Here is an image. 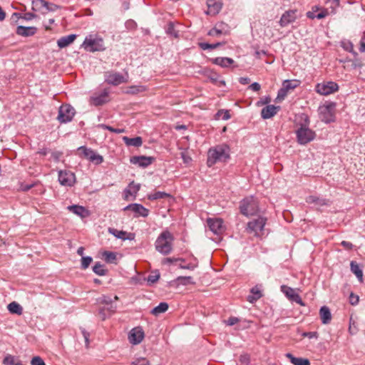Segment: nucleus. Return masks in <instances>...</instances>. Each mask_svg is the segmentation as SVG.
I'll use <instances>...</instances> for the list:
<instances>
[{
  "mask_svg": "<svg viewBox=\"0 0 365 365\" xmlns=\"http://www.w3.org/2000/svg\"><path fill=\"white\" fill-rule=\"evenodd\" d=\"M299 120L297 122V130L295 131L297 142L299 145H307L314 140L316 138L314 130L309 128V118L305 113L299 115Z\"/></svg>",
  "mask_w": 365,
  "mask_h": 365,
  "instance_id": "nucleus-1",
  "label": "nucleus"
},
{
  "mask_svg": "<svg viewBox=\"0 0 365 365\" xmlns=\"http://www.w3.org/2000/svg\"><path fill=\"white\" fill-rule=\"evenodd\" d=\"M230 147L225 143L210 148L207 152V166L212 167L218 162L227 161L230 158Z\"/></svg>",
  "mask_w": 365,
  "mask_h": 365,
  "instance_id": "nucleus-2",
  "label": "nucleus"
},
{
  "mask_svg": "<svg viewBox=\"0 0 365 365\" xmlns=\"http://www.w3.org/2000/svg\"><path fill=\"white\" fill-rule=\"evenodd\" d=\"M173 235L168 230L163 231L155 241L156 250L164 255L170 254L173 250Z\"/></svg>",
  "mask_w": 365,
  "mask_h": 365,
  "instance_id": "nucleus-3",
  "label": "nucleus"
},
{
  "mask_svg": "<svg viewBox=\"0 0 365 365\" xmlns=\"http://www.w3.org/2000/svg\"><path fill=\"white\" fill-rule=\"evenodd\" d=\"M240 212L245 216L254 215L259 211L258 201L253 196L244 198L240 202Z\"/></svg>",
  "mask_w": 365,
  "mask_h": 365,
  "instance_id": "nucleus-4",
  "label": "nucleus"
},
{
  "mask_svg": "<svg viewBox=\"0 0 365 365\" xmlns=\"http://www.w3.org/2000/svg\"><path fill=\"white\" fill-rule=\"evenodd\" d=\"M75 113L73 107L69 104H63L58 109L57 119L61 123H66L72 120Z\"/></svg>",
  "mask_w": 365,
  "mask_h": 365,
  "instance_id": "nucleus-5",
  "label": "nucleus"
},
{
  "mask_svg": "<svg viewBox=\"0 0 365 365\" xmlns=\"http://www.w3.org/2000/svg\"><path fill=\"white\" fill-rule=\"evenodd\" d=\"M267 219L263 217H258L250 221L247 224V231L250 233H254L255 236L259 237L263 232Z\"/></svg>",
  "mask_w": 365,
  "mask_h": 365,
  "instance_id": "nucleus-6",
  "label": "nucleus"
},
{
  "mask_svg": "<svg viewBox=\"0 0 365 365\" xmlns=\"http://www.w3.org/2000/svg\"><path fill=\"white\" fill-rule=\"evenodd\" d=\"M338 90V84L333 81L317 83L315 86V91L322 96L330 95L336 92Z\"/></svg>",
  "mask_w": 365,
  "mask_h": 365,
  "instance_id": "nucleus-7",
  "label": "nucleus"
},
{
  "mask_svg": "<svg viewBox=\"0 0 365 365\" xmlns=\"http://www.w3.org/2000/svg\"><path fill=\"white\" fill-rule=\"evenodd\" d=\"M299 81L298 80H284L282 82V88L278 91L277 99L284 100L287 93L298 87Z\"/></svg>",
  "mask_w": 365,
  "mask_h": 365,
  "instance_id": "nucleus-8",
  "label": "nucleus"
},
{
  "mask_svg": "<svg viewBox=\"0 0 365 365\" xmlns=\"http://www.w3.org/2000/svg\"><path fill=\"white\" fill-rule=\"evenodd\" d=\"M104 77L105 82L113 86H118L127 82V78L123 75L114 71L105 72Z\"/></svg>",
  "mask_w": 365,
  "mask_h": 365,
  "instance_id": "nucleus-9",
  "label": "nucleus"
},
{
  "mask_svg": "<svg viewBox=\"0 0 365 365\" xmlns=\"http://www.w3.org/2000/svg\"><path fill=\"white\" fill-rule=\"evenodd\" d=\"M299 16L297 9H289L286 11L281 16L279 24L281 27H286L294 22Z\"/></svg>",
  "mask_w": 365,
  "mask_h": 365,
  "instance_id": "nucleus-10",
  "label": "nucleus"
},
{
  "mask_svg": "<svg viewBox=\"0 0 365 365\" xmlns=\"http://www.w3.org/2000/svg\"><path fill=\"white\" fill-rule=\"evenodd\" d=\"M110 100L108 89H104L99 93H95L90 98L91 104L95 106H102Z\"/></svg>",
  "mask_w": 365,
  "mask_h": 365,
  "instance_id": "nucleus-11",
  "label": "nucleus"
},
{
  "mask_svg": "<svg viewBox=\"0 0 365 365\" xmlns=\"http://www.w3.org/2000/svg\"><path fill=\"white\" fill-rule=\"evenodd\" d=\"M83 46H84L85 49L92 52L102 51L104 49L103 41L102 38L92 39L86 38Z\"/></svg>",
  "mask_w": 365,
  "mask_h": 365,
  "instance_id": "nucleus-12",
  "label": "nucleus"
},
{
  "mask_svg": "<svg viewBox=\"0 0 365 365\" xmlns=\"http://www.w3.org/2000/svg\"><path fill=\"white\" fill-rule=\"evenodd\" d=\"M207 224L210 230L216 235H220L225 231L223 220L220 218H208Z\"/></svg>",
  "mask_w": 365,
  "mask_h": 365,
  "instance_id": "nucleus-13",
  "label": "nucleus"
},
{
  "mask_svg": "<svg viewBox=\"0 0 365 365\" xmlns=\"http://www.w3.org/2000/svg\"><path fill=\"white\" fill-rule=\"evenodd\" d=\"M281 289L289 299L299 304L301 306L305 305L302 300L301 297L295 292L294 289L285 285H282L281 287Z\"/></svg>",
  "mask_w": 365,
  "mask_h": 365,
  "instance_id": "nucleus-14",
  "label": "nucleus"
},
{
  "mask_svg": "<svg viewBox=\"0 0 365 365\" xmlns=\"http://www.w3.org/2000/svg\"><path fill=\"white\" fill-rule=\"evenodd\" d=\"M125 210H131L135 213V217H145L149 214V210L138 203L128 205L124 209Z\"/></svg>",
  "mask_w": 365,
  "mask_h": 365,
  "instance_id": "nucleus-15",
  "label": "nucleus"
},
{
  "mask_svg": "<svg viewBox=\"0 0 365 365\" xmlns=\"http://www.w3.org/2000/svg\"><path fill=\"white\" fill-rule=\"evenodd\" d=\"M58 180L62 185L71 186L75 182V175L70 171L61 170L58 172Z\"/></svg>",
  "mask_w": 365,
  "mask_h": 365,
  "instance_id": "nucleus-16",
  "label": "nucleus"
},
{
  "mask_svg": "<svg viewBox=\"0 0 365 365\" xmlns=\"http://www.w3.org/2000/svg\"><path fill=\"white\" fill-rule=\"evenodd\" d=\"M144 338V332L140 327L133 329L129 334V341L133 344H140Z\"/></svg>",
  "mask_w": 365,
  "mask_h": 365,
  "instance_id": "nucleus-17",
  "label": "nucleus"
},
{
  "mask_svg": "<svg viewBox=\"0 0 365 365\" xmlns=\"http://www.w3.org/2000/svg\"><path fill=\"white\" fill-rule=\"evenodd\" d=\"M155 158L153 157H146L144 155L133 156L130 158V163L138 165L140 167L146 168L153 163Z\"/></svg>",
  "mask_w": 365,
  "mask_h": 365,
  "instance_id": "nucleus-18",
  "label": "nucleus"
},
{
  "mask_svg": "<svg viewBox=\"0 0 365 365\" xmlns=\"http://www.w3.org/2000/svg\"><path fill=\"white\" fill-rule=\"evenodd\" d=\"M207 14L215 16L220 11L222 4L220 0H207Z\"/></svg>",
  "mask_w": 365,
  "mask_h": 365,
  "instance_id": "nucleus-19",
  "label": "nucleus"
},
{
  "mask_svg": "<svg viewBox=\"0 0 365 365\" xmlns=\"http://www.w3.org/2000/svg\"><path fill=\"white\" fill-rule=\"evenodd\" d=\"M334 108L333 104H329L320 108V113L322 115V120L325 123H329L333 120L334 114L332 110Z\"/></svg>",
  "mask_w": 365,
  "mask_h": 365,
  "instance_id": "nucleus-20",
  "label": "nucleus"
},
{
  "mask_svg": "<svg viewBox=\"0 0 365 365\" xmlns=\"http://www.w3.org/2000/svg\"><path fill=\"white\" fill-rule=\"evenodd\" d=\"M37 32V28L35 26H19L16 28V34L24 36V37H29L32 36Z\"/></svg>",
  "mask_w": 365,
  "mask_h": 365,
  "instance_id": "nucleus-21",
  "label": "nucleus"
},
{
  "mask_svg": "<svg viewBox=\"0 0 365 365\" xmlns=\"http://www.w3.org/2000/svg\"><path fill=\"white\" fill-rule=\"evenodd\" d=\"M279 106H275L274 105H269L262 109L261 115L264 119H269L277 114L279 110Z\"/></svg>",
  "mask_w": 365,
  "mask_h": 365,
  "instance_id": "nucleus-22",
  "label": "nucleus"
},
{
  "mask_svg": "<svg viewBox=\"0 0 365 365\" xmlns=\"http://www.w3.org/2000/svg\"><path fill=\"white\" fill-rule=\"evenodd\" d=\"M67 209L74 213L75 215L81 217V218H84L88 216V211L83 206L78 205H70L67 207Z\"/></svg>",
  "mask_w": 365,
  "mask_h": 365,
  "instance_id": "nucleus-23",
  "label": "nucleus"
},
{
  "mask_svg": "<svg viewBox=\"0 0 365 365\" xmlns=\"http://www.w3.org/2000/svg\"><path fill=\"white\" fill-rule=\"evenodd\" d=\"M46 6H48V1L45 0H34L32 1V10L41 12L42 14H46Z\"/></svg>",
  "mask_w": 365,
  "mask_h": 365,
  "instance_id": "nucleus-24",
  "label": "nucleus"
},
{
  "mask_svg": "<svg viewBox=\"0 0 365 365\" xmlns=\"http://www.w3.org/2000/svg\"><path fill=\"white\" fill-rule=\"evenodd\" d=\"M319 315L322 322L324 324L330 323L331 320V314L330 309L327 306H323L319 310Z\"/></svg>",
  "mask_w": 365,
  "mask_h": 365,
  "instance_id": "nucleus-25",
  "label": "nucleus"
},
{
  "mask_svg": "<svg viewBox=\"0 0 365 365\" xmlns=\"http://www.w3.org/2000/svg\"><path fill=\"white\" fill-rule=\"evenodd\" d=\"M76 38V34H70L66 36H63L57 41V45L59 48H65L73 43Z\"/></svg>",
  "mask_w": 365,
  "mask_h": 365,
  "instance_id": "nucleus-26",
  "label": "nucleus"
},
{
  "mask_svg": "<svg viewBox=\"0 0 365 365\" xmlns=\"http://www.w3.org/2000/svg\"><path fill=\"white\" fill-rule=\"evenodd\" d=\"M214 64L218 65L222 68H227L234 63L231 58L228 57H217L212 60Z\"/></svg>",
  "mask_w": 365,
  "mask_h": 365,
  "instance_id": "nucleus-27",
  "label": "nucleus"
},
{
  "mask_svg": "<svg viewBox=\"0 0 365 365\" xmlns=\"http://www.w3.org/2000/svg\"><path fill=\"white\" fill-rule=\"evenodd\" d=\"M306 202L309 204H314L317 206L322 207L327 205L328 200L314 195H309L306 198Z\"/></svg>",
  "mask_w": 365,
  "mask_h": 365,
  "instance_id": "nucleus-28",
  "label": "nucleus"
},
{
  "mask_svg": "<svg viewBox=\"0 0 365 365\" xmlns=\"http://www.w3.org/2000/svg\"><path fill=\"white\" fill-rule=\"evenodd\" d=\"M95 153L96 152L92 149L88 148L85 146H81L78 148V155L85 158L88 160H91V157H93Z\"/></svg>",
  "mask_w": 365,
  "mask_h": 365,
  "instance_id": "nucleus-29",
  "label": "nucleus"
},
{
  "mask_svg": "<svg viewBox=\"0 0 365 365\" xmlns=\"http://www.w3.org/2000/svg\"><path fill=\"white\" fill-rule=\"evenodd\" d=\"M147 90L146 86L142 85L130 86L126 88L125 93L135 95L140 93H143Z\"/></svg>",
  "mask_w": 365,
  "mask_h": 365,
  "instance_id": "nucleus-30",
  "label": "nucleus"
},
{
  "mask_svg": "<svg viewBox=\"0 0 365 365\" xmlns=\"http://www.w3.org/2000/svg\"><path fill=\"white\" fill-rule=\"evenodd\" d=\"M286 356L290 359L294 365H310V362L307 359L294 357L292 354L288 353Z\"/></svg>",
  "mask_w": 365,
  "mask_h": 365,
  "instance_id": "nucleus-31",
  "label": "nucleus"
},
{
  "mask_svg": "<svg viewBox=\"0 0 365 365\" xmlns=\"http://www.w3.org/2000/svg\"><path fill=\"white\" fill-rule=\"evenodd\" d=\"M165 30L166 34L170 37H173L175 38H178L179 37V32L175 29L174 22L169 21L165 26Z\"/></svg>",
  "mask_w": 365,
  "mask_h": 365,
  "instance_id": "nucleus-32",
  "label": "nucleus"
},
{
  "mask_svg": "<svg viewBox=\"0 0 365 365\" xmlns=\"http://www.w3.org/2000/svg\"><path fill=\"white\" fill-rule=\"evenodd\" d=\"M351 271L356 275L359 281L363 282V272L360 268L359 265L354 261H351L350 263Z\"/></svg>",
  "mask_w": 365,
  "mask_h": 365,
  "instance_id": "nucleus-33",
  "label": "nucleus"
},
{
  "mask_svg": "<svg viewBox=\"0 0 365 365\" xmlns=\"http://www.w3.org/2000/svg\"><path fill=\"white\" fill-rule=\"evenodd\" d=\"M123 139L125 143L128 146L140 147L143 143V140L140 137L128 138L125 136Z\"/></svg>",
  "mask_w": 365,
  "mask_h": 365,
  "instance_id": "nucleus-34",
  "label": "nucleus"
},
{
  "mask_svg": "<svg viewBox=\"0 0 365 365\" xmlns=\"http://www.w3.org/2000/svg\"><path fill=\"white\" fill-rule=\"evenodd\" d=\"M168 304L167 302H160L157 307H154L150 313L154 316H158L165 313L168 309Z\"/></svg>",
  "mask_w": 365,
  "mask_h": 365,
  "instance_id": "nucleus-35",
  "label": "nucleus"
},
{
  "mask_svg": "<svg viewBox=\"0 0 365 365\" xmlns=\"http://www.w3.org/2000/svg\"><path fill=\"white\" fill-rule=\"evenodd\" d=\"M7 308H8V310L11 314H16L18 315H21L23 312L22 307L16 302H12L10 304H9Z\"/></svg>",
  "mask_w": 365,
  "mask_h": 365,
  "instance_id": "nucleus-36",
  "label": "nucleus"
},
{
  "mask_svg": "<svg viewBox=\"0 0 365 365\" xmlns=\"http://www.w3.org/2000/svg\"><path fill=\"white\" fill-rule=\"evenodd\" d=\"M93 271L99 276H105L108 273V269L104 268V266L100 262H96L93 267Z\"/></svg>",
  "mask_w": 365,
  "mask_h": 365,
  "instance_id": "nucleus-37",
  "label": "nucleus"
},
{
  "mask_svg": "<svg viewBox=\"0 0 365 365\" xmlns=\"http://www.w3.org/2000/svg\"><path fill=\"white\" fill-rule=\"evenodd\" d=\"M171 197V195L168 193H166L165 192H161V191H157V192H155L154 193L150 194L148 195V199L150 200H155L163 199L165 197Z\"/></svg>",
  "mask_w": 365,
  "mask_h": 365,
  "instance_id": "nucleus-38",
  "label": "nucleus"
},
{
  "mask_svg": "<svg viewBox=\"0 0 365 365\" xmlns=\"http://www.w3.org/2000/svg\"><path fill=\"white\" fill-rule=\"evenodd\" d=\"M108 232L114 235L118 239L125 240V235H127V232L125 231L109 227Z\"/></svg>",
  "mask_w": 365,
  "mask_h": 365,
  "instance_id": "nucleus-39",
  "label": "nucleus"
},
{
  "mask_svg": "<svg viewBox=\"0 0 365 365\" xmlns=\"http://www.w3.org/2000/svg\"><path fill=\"white\" fill-rule=\"evenodd\" d=\"M216 28L220 31L223 35H227L230 33V26L227 24L225 22H218L215 25Z\"/></svg>",
  "mask_w": 365,
  "mask_h": 365,
  "instance_id": "nucleus-40",
  "label": "nucleus"
},
{
  "mask_svg": "<svg viewBox=\"0 0 365 365\" xmlns=\"http://www.w3.org/2000/svg\"><path fill=\"white\" fill-rule=\"evenodd\" d=\"M225 43H222V42H218V43H199V46L200 47V48H202V50H212V49H215L220 46H222L224 45Z\"/></svg>",
  "mask_w": 365,
  "mask_h": 365,
  "instance_id": "nucleus-41",
  "label": "nucleus"
},
{
  "mask_svg": "<svg viewBox=\"0 0 365 365\" xmlns=\"http://www.w3.org/2000/svg\"><path fill=\"white\" fill-rule=\"evenodd\" d=\"M103 257L107 263H114L116 259V255L113 252L105 251L103 253Z\"/></svg>",
  "mask_w": 365,
  "mask_h": 365,
  "instance_id": "nucleus-42",
  "label": "nucleus"
},
{
  "mask_svg": "<svg viewBox=\"0 0 365 365\" xmlns=\"http://www.w3.org/2000/svg\"><path fill=\"white\" fill-rule=\"evenodd\" d=\"M341 47L345 51L353 53L354 56L357 55V53L354 49V45L350 41H341Z\"/></svg>",
  "mask_w": 365,
  "mask_h": 365,
  "instance_id": "nucleus-43",
  "label": "nucleus"
},
{
  "mask_svg": "<svg viewBox=\"0 0 365 365\" xmlns=\"http://www.w3.org/2000/svg\"><path fill=\"white\" fill-rule=\"evenodd\" d=\"M176 281L182 284V285H187V284H194L195 282L192 280V277L190 276L188 277H178L176 279Z\"/></svg>",
  "mask_w": 365,
  "mask_h": 365,
  "instance_id": "nucleus-44",
  "label": "nucleus"
},
{
  "mask_svg": "<svg viewBox=\"0 0 365 365\" xmlns=\"http://www.w3.org/2000/svg\"><path fill=\"white\" fill-rule=\"evenodd\" d=\"M185 261L184 262H180V263L179 264V267L180 269L193 270L197 266V263L190 262L188 264H185Z\"/></svg>",
  "mask_w": 365,
  "mask_h": 365,
  "instance_id": "nucleus-45",
  "label": "nucleus"
},
{
  "mask_svg": "<svg viewBox=\"0 0 365 365\" xmlns=\"http://www.w3.org/2000/svg\"><path fill=\"white\" fill-rule=\"evenodd\" d=\"M93 259L91 257H82L81 259V268L83 269H87L91 263Z\"/></svg>",
  "mask_w": 365,
  "mask_h": 365,
  "instance_id": "nucleus-46",
  "label": "nucleus"
},
{
  "mask_svg": "<svg viewBox=\"0 0 365 365\" xmlns=\"http://www.w3.org/2000/svg\"><path fill=\"white\" fill-rule=\"evenodd\" d=\"M93 163L96 165H100L103 161V158L102 155L98 154L96 152L94 153L93 157H91V159L90 160Z\"/></svg>",
  "mask_w": 365,
  "mask_h": 365,
  "instance_id": "nucleus-47",
  "label": "nucleus"
},
{
  "mask_svg": "<svg viewBox=\"0 0 365 365\" xmlns=\"http://www.w3.org/2000/svg\"><path fill=\"white\" fill-rule=\"evenodd\" d=\"M103 129L105 130H108L112 133H124L125 130L124 129H120V128H114L110 125H104V124H102L101 125Z\"/></svg>",
  "mask_w": 365,
  "mask_h": 365,
  "instance_id": "nucleus-48",
  "label": "nucleus"
},
{
  "mask_svg": "<svg viewBox=\"0 0 365 365\" xmlns=\"http://www.w3.org/2000/svg\"><path fill=\"white\" fill-rule=\"evenodd\" d=\"M130 365H150V364L147 359L141 357L136 359Z\"/></svg>",
  "mask_w": 365,
  "mask_h": 365,
  "instance_id": "nucleus-49",
  "label": "nucleus"
},
{
  "mask_svg": "<svg viewBox=\"0 0 365 365\" xmlns=\"http://www.w3.org/2000/svg\"><path fill=\"white\" fill-rule=\"evenodd\" d=\"M160 278V274L158 271H156L155 273H153L148 277V282H150L152 284L156 282Z\"/></svg>",
  "mask_w": 365,
  "mask_h": 365,
  "instance_id": "nucleus-50",
  "label": "nucleus"
},
{
  "mask_svg": "<svg viewBox=\"0 0 365 365\" xmlns=\"http://www.w3.org/2000/svg\"><path fill=\"white\" fill-rule=\"evenodd\" d=\"M176 262H184L185 259L182 258L167 257V258L163 259V264H170V263Z\"/></svg>",
  "mask_w": 365,
  "mask_h": 365,
  "instance_id": "nucleus-51",
  "label": "nucleus"
},
{
  "mask_svg": "<svg viewBox=\"0 0 365 365\" xmlns=\"http://www.w3.org/2000/svg\"><path fill=\"white\" fill-rule=\"evenodd\" d=\"M31 365H46L43 360L40 356H34L31 361Z\"/></svg>",
  "mask_w": 365,
  "mask_h": 365,
  "instance_id": "nucleus-52",
  "label": "nucleus"
},
{
  "mask_svg": "<svg viewBox=\"0 0 365 365\" xmlns=\"http://www.w3.org/2000/svg\"><path fill=\"white\" fill-rule=\"evenodd\" d=\"M210 80L214 83H217L219 82L221 85H225V81H219V76L217 73H212L209 76Z\"/></svg>",
  "mask_w": 365,
  "mask_h": 365,
  "instance_id": "nucleus-53",
  "label": "nucleus"
},
{
  "mask_svg": "<svg viewBox=\"0 0 365 365\" xmlns=\"http://www.w3.org/2000/svg\"><path fill=\"white\" fill-rule=\"evenodd\" d=\"M302 336L303 337H308L309 339H318L319 334L317 331L303 332Z\"/></svg>",
  "mask_w": 365,
  "mask_h": 365,
  "instance_id": "nucleus-54",
  "label": "nucleus"
},
{
  "mask_svg": "<svg viewBox=\"0 0 365 365\" xmlns=\"http://www.w3.org/2000/svg\"><path fill=\"white\" fill-rule=\"evenodd\" d=\"M129 187H130V190H126L125 192L128 193L129 195H132L130 190H132L133 191V192L136 193L139 190V189H140V185H134L133 182H131L129 185Z\"/></svg>",
  "mask_w": 365,
  "mask_h": 365,
  "instance_id": "nucleus-55",
  "label": "nucleus"
},
{
  "mask_svg": "<svg viewBox=\"0 0 365 365\" xmlns=\"http://www.w3.org/2000/svg\"><path fill=\"white\" fill-rule=\"evenodd\" d=\"M3 363L5 365H14V357L11 355H8L4 359Z\"/></svg>",
  "mask_w": 365,
  "mask_h": 365,
  "instance_id": "nucleus-56",
  "label": "nucleus"
},
{
  "mask_svg": "<svg viewBox=\"0 0 365 365\" xmlns=\"http://www.w3.org/2000/svg\"><path fill=\"white\" fill-rule=\"evenodd\" d=\"M359 297L355 295L354 293H351L349 295V303L351 305H356L359 303Z\"/></svg>",
  "mask_w": 365,
  "mask_h": 365,
  "instance_id": "nucleus-57",
  "label": "nucleus"
},
{
  "mask_svg": "<svg viewBox=\"0 0 365 365\" xmlns=\"http://www.w3.org/2000/svg\"><path fill=\"white\" fill-rule=\"evenodd\" d=\"M207 35L210 36H219L222 34L220 33V31L215 26L212 29H210L208 31Z\"/></svg>",
  "mask_w": 365,
  "mask_h": 365,
  "instance_id": "nucleus-58",
  "label": "nucleus"
},
{
  "mask_svg": "<svg viewBox=\"0 0 365 365\" xmlns=\"http://www.w3.org/2000/svg\"><path fill=\"white\" fill-rule=\"evenodd\" d=\"M319 9V8L318 6H313V7H312V11H308V12L307 13V16L309 19H315L316 15H315V14H314V13H315L317 11H318Z\"/></svg>",
  "mask_w": 365,
  "mask_h": 365,
  "instance_id": "nucleus-59",
  "label": "nucleus"
},
{
  "mask_svg": "<svg viewBox=\"0 0 365 365\" xmlns=\"http://www.w3.org/2000/svg\"><path fill=\"white\" fill-rule=\"evenodd\" d=\"M240 361L245 365L249 364L250 358L248 354H242L240 356Z\"/></svg>",
  "mask_w": 365,
  "mask_h": 365,
  "instance_id": "nucleus-60",
  "label": "nucleus"
},
{
  "mask_svg": "<svg viewBox=\"0 0 365 365\" xmlns=\"http://www.w3.org/2000/svg\"><path fill=\"white\" fill-rule=\"evenodd\" d=\"M81 333L83 336L86 346L88 347L89 345V343H90V341H89L90 334L88 331H86L84 329H81Z\"/></svg>",
  "mask_w": 365,
  "mask_h": 365,
  "instance_id": "nucleus-61",
  "label": "nucleus"
},
{
  "mask_svg": "<svg viewBox=\"0 0 365 365\" xmlns=\"http://www.w3.org/2000/svg\"><path fill=\"white\" fill-rule=\"evenodd\" d=\"M101 302L106 304H110L113 302V299L108 296H103L101 299Z\"/></svg>",
  "mask_w": 365,
  "mask_h": 365,
  "instance_id": "nucleus-62",
  "label": "nucleus"
},
{
  "mask_svg": "<svg viewBox=\"0 0 365 365\" xmlns=\"http://www.w3.org/2000/svg\"><path fill=\"white\" fill-rule=\"evenodd\" d=\"M58 6L56 4L48 3V6H46V13L48 11H55L58 9Z\"/></svg>",
  "mask_w": 365,
  "mask_h": 365,
  "instance_id": "nucleus-63",
  "label": "nucleus"
},
{
  "mask_svg": "<svg viewBox=\"0 0 365 365\" xmlns=\"http://www.w3.org/2000/svg\"><path fill=\"white\" fill-rule=\"evenodd\" d=\"M36 16H37L35 14L28 12V13H26L22 18L26 21H30V20L36 18Z\"/></svg>",
  "mask_w": 365,
  "mask_h": 365,
  "instance_id": "nucleus-64",
  "label": "nucleus"
}]
</instances>
